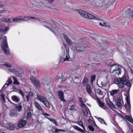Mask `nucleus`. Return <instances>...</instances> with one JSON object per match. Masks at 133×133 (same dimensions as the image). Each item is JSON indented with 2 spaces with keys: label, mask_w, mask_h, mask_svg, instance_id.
<instances>
[{
  "label": "nucleus",
  "mask_w": 133,
  "mask_h": 133,
  "mask_svg": "<svg viewBox=\"0 0 133 133\" xmlns=\"http://www.w3.org/2000/svg\"><path fill=\"white\" fill-rule=\"evenodd\" d=\"M117 128L119 129V131L121 130V129L120 127H119L118 126L117 127Z\"/></svg>",
  "instance_id": "nucleus-61"
},
{
  "label": "nucleus",
  "mask_w": 133,
  "mask_h": 133,
  "mask_svg": "<svg viewBox=\"0 0 133 133\" xmlns=\"http://www.w3.org/2000/svg\"><path fill=\"white\" fill-rule=\"evenodd\" d=\"M121 69L118 67L117 68L114 69L111 73V75L114 77H117V76L121 74Z\"/></svg>",
  "instance_id": "nucleus-9"
},
{
  "label": "nucleus",
  "mask_w": 133,
  "mask_h": 133,
  "mask_svg": "<svg viewBox=\"0 0 133 133\" xmlns=\"http://www.w3.org/2000/svg\"><path fill=\"white\" fill-rule=\"evenodd\" d=\"M33 73L34 74H35L36 73V71H34L33 72Z\"/></svg>",
  "instance_id": "nucleus-63"
},
{
  "label": "nucleus",
  "mask_w": 133,
  "mask_h": 133,
  "mask_svg": "<svg viewBox=\"0 0 133 133\" xmlns=\"http://www.w3.org/2000/svg\"><path fill=\"white\" fill-rule=\"evenodd\" d=\"M129 15L130 16V17L133 18V11L132 12H130L129 14Z\"/></svg>",
  "instance_id": "nucleus-50"
},
{
  "label": "nucleus",
  "mask_w": 133,
  "mask_h": 133,
  "mask_svg": "<svg viewBox=\"0 0 133 133\" xmlns=\"http://www.w3.org/2000/svg\"><path fill=\"white\" fill-rule=\"evenodd\" d=\"M88 128L90 130L92 131H94V128L91 125H89L88 126Z\"/></svg>",
  "instance_id": "nucleus-42"
},
{
  "label": "nucleus",
  "mask_w": 133,
  "mask_h": 133,
  "mask_svg": "<svg viewBox=\"0 0 133 133\" xmlns=\"http://www.w3.org/2000/svg\"><path fill=\"white\" fill-rule=\"evenodd\" d=\"M6 127L9 130H12L14 129L15 127L11 124L7 125Z\"/></svg>",
  "instance_id": "nucleus-27"
},
{
  "label": "nucleus",
  "mask_w": 133,
  "mask_h": 133,
  "mask_svg": "<svg viewBox=\"0 0 133 133\" xmlns=\"http://www.w3.org/2000/svg\"><path fill=\"white\" fill-rule=\"evenodd\" d=\"M117 128L119 129V131L121 130V129L120 127H119L118 126L117 127Z\"/></svg>",
  "instance_id": "nucleus-60"
},
{
  "label": "nucleus",
  "mask_w": 133,
  "mask_h": 133,
  "mask_svg": "<svg viewBox=\"0 0 133 133\" xmlns=\"http://www.w3.org/2000/svg\"><path fill=\"white\" fill-rule=\"evenodd\" d=\"M95 91L99 95H102L103 94V92L101 89H97Z\"/></svg>",
  "instance_id": "nucleus-25"
},
{
  "label": "nucleus",
  "mask_w": 133,
  "mask_h": 133,
  "mask_svg": "<svg viewBox=\"0 0 133 133\" xmlns=\"http://www.w3.org/2000/svg\"><path fill=\"white\" fill-rule=\"evenodd\" d=\"M63 75V76H61V77H60L59 76H57L56 78V80H57V81H58L59 80H60L61 81H62V80H61V79H64L65 77L66 76H64Z\"/></svg>",
  "instance_id": "nucleus-32"
},
{
  "label": "nucleus",
  "mask_w": 133,
  "mask_h": 133,
  "mask_svg": "<svg viewBox=\"0 0 133 133\" xmlns=\"http://www.w3.org/2000/svg\"><path fill=\"white\" fill-rule=\"evenodd\" d=\"M13 91H15V92H17L18 91V90H19V89H17L16 87H13Z\"/></svg>",
  "instance_id": "nucleus-51"
},
{
  "label": "nucleus",
  "mask_w": 133,
  "mask_h": 133,
  "mask_svg": "<svg viewBox=\"0 0 133 133\" xmlns=\"http://www.w3.org/2000/svg\"><path fill=\"white\" fill-rule=\"evenodd\" d=\"M75 109V105H73L71 106L70 109V110H73Z\"/></svg>",
  "instance_id": "nucleus-46"
},
{
  "label": "nucleus",
  "mask_w": 133,
  "mask_h": 133,
  "mask_svg": "<svg viewBox=\"0 0 133 133\" xmlns=\"http://www.w3.org/2000/svg\"><path fill=\"white\" fill-rule=\"evenodd\" d=\"M114 82L115 84L118 85V86L120 88L122 89L124 87L126 88L127 87V90H130L131 84L129 80L126 79L125 77L124 76L121 78L115 79Z\"/></svg>",
  "instance_id": "nucleus-1"
},
{
  "label": "nucleus",
  "mask_w": 133,
  "mask_h": 133,
  "mask_svg": "<svg viewBox=\"0 0 133 133\" xmlns=\"http://www.w3.org/2000/svg\"><path fill=\"white\" fill-rule=\"evenodd\" d=\"M51 122H52L54 124H55L57 126L58 124L57 121H56L53 118L51 119L49 118H47Z\"/></svg>",
  "instance_id": "nucleus-29"
},
{
  "label": "nucleus",
  "mask_w": 133,
  "mask_h": 133,
  "mask_svg": "<svg viewBox=\"0 0 133 133\" xmlns=\"http://www.w3.org/2000/svg\"><path fill=\"white\" fill-rule=\"evenodd\" d=\"M12 79H13L14 80L13 83L14 84L17 85H19V83L17 79L15 77H10L9 78L2 88H3L4 87L6 88L7 86L11 84L13 82Z\"/></svg>",
  "instance_id": "nucleus-5"
},
{
  "label": "nucleus",
  "mask_w": 133,
  "mask_h": 133,
  "mask_svg": "<svg viewBox=\"0 0 133 133\" xmlns=\"http://www.w3.org/2000/svg\"><path fill=\"white\" fill-rule=\"evenodd\" d=\"M46 24L47 25H45V26L54 33V32L53 30L57 31L58 29V27L53 22H52L50 23L46 22Z\"/></svg>",
  "instance_id": "nucleus-6"
},
{
  "label": "nucleus",
  "mask_w": 133,
  "mask_h": 133,
  "mask_svg": "<svg viewBox=\"0 0 133 133\" xmlns=\"http://www.w3.org/2000/svg\"><path fill=\"white\" fill-rule=\"evenodd\" d=\"M5 39L3 41V43H2V49L3 50L5 53L7 55L10 54V52L9 49L8 45L7 44L6 38V36H5Z\"/></svg>",
  "instance_id": "nucleus-3"
},
{
  "label": "nucleus",
  "mask_w": 133,
  "mask_h": 133,
  "mask_svg": "<svg viewBox=\"0 0 133 133\" xmlns=\"http://www.w3.org/2000/svg\"><path fill=\"white\" fill-rule=\"evenodd\" d=\"M34 104L36 107H37L39 110H42V108L38 103L35 102L34 103Z\"/></svg>",
  "instance_id": "nucleus-28"
},
{
  "label": "nucleus",
  "mask_w": 133,
  "mask_h": 133,
  "mask_svg": "<svg viewBox=\"0 0 133 133\" xmlns=\"http://www.w3.org/2000/svg\"><path fill=\"white\" fill-rule=\"evenodd\" d=\"M30 19H36V18L33 17H30Z\"/></svg>",
  "instance_id": "nucleus-59"
},
{
  "label": "nucleus",
  "mask_w": 133,
  "mask_h": 133,
  "mask_svg": "<svg viewBox=\"0 0 133 133\" xmlns=\"http://www.w3.org/2000/svg\"><path fill=\"white\" fill-rule=\"evenodd\" d=\"M69 56L68 55L66 51L64 52L63 55L61 56L60 61L62 63L65 61H69Z\"/></svg>",
  "instance_id": "nucleus-10"
},
{
  "label": "nucleus",
  "mask_w": 133,
  "mask_h": 133,
  "mask_svg": "<svg viewBox=\"0 0 133 133\" xmlns=\"http://www.w3.org/2000/svg\"><path fill=\"white\" fill-rule=\"evenodd\" d=\"M26 123V121L23 120H21L19 121L18 126L19 128H21L24 126Z\"/></svg>",
  "instance_id": "nucleus-14"
},
{
  "label": "nucleus",
  "mask_w": 133,
  "mask_h": 133,
  "mask_svg": "<svg viewBox=\"0 0 133 133\" xmlns=\"http://www.w3.org/2000/svg\"><path fill=\"white\" fill-rule=\"evenodd\" d=\"M81 106L82 107V109H84V108H86V107H87L84 103H83V102L82 103H81Z\"/></svg>",
  "instance_id": "nucleus-45"
},
{
  "label": "nucleus",
  "mask_w": 133,
  "mask_h": 133,
  "mask_svg": "<svg viewBox=\"0 0 133 133\" xmlns=\"http://www.w3.org/2000/svg\"><path fill=\"white\" fill-rule=\"evenodd\" d=\"M32 110H29L27 111V119H30L31 117V115H32Z\"/></svg>",
  "instance_id": "nucleus-21"
},
{
  "label": "nucleus",
  "mask_w": 133,
  "mask_h": 133,
  "mask_svg": "<svg viewBox=\"0 0 133 133\" xmlns=\"http://www.w3.org/2000/svg\"><path fill=\"white\" fill-rule=\"evenodd\" d=\"M37 96L38 99L43 103L46 107L49 108H50L49 102L45 97L38 94H37Z\"/></svg>",
  "instance_id": "nucleus-4"
},
{
  "label": "nucleus",
  "mask_w": 133,
  "mask_h": 133,
  "mask_svg": "<svg viewBox=\"0 0 133 133\" xmlns=\"http://www.w3.org/2000/svg\"><path fill=\"white\" fill-rule=\"evenodd\" d=\"M54 0H48V2L50 3H52Z\"/></svg>",
  "instance_id": "nucleus-57"
},
{
  "label": "nucleus",
  "mask_w": 133,
  "mask_h": 133,
  "mask_svg": "<svg viewBox=\"0 0 133 133\" xmlns=\"http://www.w3.org/2000/svg\"><path fill=\"white\" fill-rule=\"evenodd\" d=\"M86 90L89 94L90 95L91 92V86L89 85H87L86 87Z\"/></svg>",
  "instance_id": "nucleus-23"
},
{
  "label": "nucleus",
  "mask_w": 133,
  "mask_h": 133,
  "mask_svg": "<svg viewBox=\"0 0 133 133\" xmlns=\"http://www.w3.org/2000/svg\"><path fill=\"white\" fill-rule=\"evenodd\" d=\"M58 95L61 101L64 102H66V100L64 99V93L62 91H58Z\"/></svg>",
  "instance_id": "nucleus-13"
},
{
  "label": "nucleus",
  "mask_w": 133,
  "mask_h": 133,
  "mask_svg": "<svg viewBox=\"0 0 133 133\" xmlns=\"http://www.w3.org/2000/svg\"><path fill=\"white\" fill-rule=\"evenodd\" d=\"M63 35L66 41L68 43L69 45L71 44L72 43V42L70 41L67 35L65 34L64 33L63 34Z\"/></svg>",
  "instance_id": "nucleus-18"
},
{
  "label": "nucleus",
  "mask_w": 133,
  "mask_h": 133,
  "mask_svg": "<svg viewBox=\"0 0 133 133\" xmlns=\"http://www.w3.org/2000/svg\"><path fill=\"white\" fill-rule=\"evenodd\" d=\"M11 72H13L14 73L16 74V71L14 69H11L10 70Z\"/></svg>",
  "instance_id": "nucleus-53"
},
{
  "label": "nucleus",
  "mask_w": 133,
  "mask_h": 133,
  "mask_svg": "<svg viewBox=\"0 0 133 133\" xmlns=\"http://www.w3.org/2000/svg\"><path fill=\"white\" fill-rule=\"evenodd\" d=\"M125 108L127 112L130 111L131 109L130 103H127L125 105Z\"/></svg>",
  "instance_id": "nucleus-22"
},
{
  "label": "nucleus",
  "mask_w": 133,
  "mask_h": 133,
  "mask_svg": "<svg viewBox=\"0 0 133 133\" xmlns=\"http://www.w3.org/2000/svg\"><path fill=\"white\" fill-rule=\"evenodd\" d=\"M30 79L32 81L34 85L37 88H39L41 87V83L40 81L37 78L33 77H31Z\"/></svg>",
  "instance_id": "nucleus-8"
},
{
  "label": "nucleus",
  "mask_w": 133,
  "mask_h": 133,
  "mask_svg": "<svg viewBox=\"0 0 133 133\" xmlns=\"http://www.w3.org/2000/svg\"><path fill=\"white\" fill-rule=\"evenodd\" d=\"M82 111L84 115L87 116L88 114V112L89 111V110L88 107H86V108H84V109H82Z\"/></svg>",
  "instance_id": "nucleus-20"
},
{
  "label": "nucleus",
  "mask_w": 133,
  "mask_h": 133,
  "mask_svg": "<svg viewBox=\"0 0 133 133\" xmlns=\"http://www.w3.org/2000/svg\"><path fill=\"white\" fill-rule=\"evenodd\" d=\"M42 83L44 85L48 86L50 83V79L48 77H45L42 79Z\"/></svg>",
  "instance_id": "nucleus-12"
},
{
  "label": "nucleus",
  "mask_w": 133,
  "mask_h": 133,
  "mask_svg": "<svg viewBox=\"0 0 133 133\" xmlns=\"http://www.w3.org/2000/svg\"><path fill=\"white\" fill-rule=\"evenodd\" d=\"M66 80H69V77H68L67 78H66Z\"/></svg>",
  "instance_id": "nucleus-64"
},
{
  "label": "nucleus",
  "mask_w": 133,
  "mask_h": 133,
  "mask_svg": "<svg viewBox=\"0 0 133 133\" xmlns=\"http://www.w3.org/2000/svg\"><path fill=\"white\" fill-rule=\"evenodd\" d=\"M78 124L81 126L82 128L83 129V130L82 129L80 128L79 127H78L76 125H73L72 126L73 128L76 130L78 131L82 132V133H85V131H86V129L85 128L84 126L83 123L81 121H79L78 122Z\"/></svg>",
  "instance_id": "nucleus-7"
},
{
  "label": "nucleus",
  "mask_w": 133,
  "mask_h": 133,
  "mask_svg": "<svg viewBox=\"0 0 133 133\" xmlns=\"http://www.w3.org/2000/svg\"><path fill=\"white\" fill-rule=\"evenodd\" d=\"M55 131L57 133H59L60 132H66V131L65 130L58 129L57 128H56L55 129Z\"/></svg>",
  "instance_id": "nucleus-34"
},
{
  "label": "nucleus",
  "mask_w": 133,
  "mask_h": 133,
  "mask_svg": "<svg viewBox=\"0 0 133 133\" xmlns=\"http://www.w3.org/2000/svg\"><path fill=\"white\" fill-rule=\"evenodd\" d=\"M11 99L14 102L18 103L20 100V98L16 95L12 96L11 97Z\"/></svg>",
  "instance_id": "nucleus-17"
},
{
  "label": "nucleus",
  "mask_w": 133,
  "mask_h": 133,
  "mask_svg": "<svg viewBox=\"0 0 133 133\" xmlns=\"http://www.w3.org/2000/svg\"><path fill=\"white\" fill-rule=\"evenodd\" d=\"M29 96H31V97H34V93L32 92H30L28 93V94Z\"/></svg>",
  "instance_id": "nucleus-44"
},
{
  "label": "nucleus",
  "mask_w": 133,
  "mask_h": 133,
  "mask_svg": "<svg viewBox=\"0 0 133 133\" xmlns=\"http://www.w3.org/2000/svg\"><path fill=\"white\" fill-rule=\"evenodd\" d=\"M79 102L81 103H82L83 102V100H82V98L79 97Z\"/></svg>",
  "instance_id": "nucleus-55"
},
{
  "label": "nucleus",
  "mask_w": 133,
  "mask_h": 133,
  "mask_svg": "<svg viewBox=\"0 0 133 133\" xmlns=\"http://www.w3.org/2000/svg\"><path fill=\"white\" fill-rule=\"evenodd\" d=\"M18 115V113L14 110H12L10 111L9 115L10 116L16 117Z\"/></svg>",
  "instance_id": "nucleus-16"
},
{
  "label": "nucleus",
  "mask_w": 133,
  "mask_h": 133,
  "mask_svg": "<svg viewBox=\"0 0 133 133\" xmlns=\"http://www.w3.org/2000/svg\"><path fill=\"white\" fill-rule=\"evenodd\" d=\"M78 12L81 16L86 18L90 19H94L98 20L99 19L98 18L95 17L92 14L88 13L85 11L81 10H79L78 11Z\"/></svg>",
  "instance_id": "nucleus-2"
},
{
  "label": "nucleus",
  "mask_w": 133,
  "mask_h": 133,
  "mask_svg": "<svg viewBox=\"0 0 133 133\" xmlns=\"http://www.w3.org/2000/svg\"><path fill=\"white\" fill-rule=\"evenodd\" d=\"M119 91V90H112L110 91V93L111 96H113L116 94Z\"/></svg>",
  "instance_id": "nucleus-19"
},
{
  "label": "nucleus",
  "mask_w": 133,
  "mask_h": 133,
  "mask_svg": "<svg viewBox=\"0 0 133 133\" xmlns=\"http://www.w3.org/2000/svg\"><path fill=\"white\" fill-rule=\"evenodd\" d=\"M125 99L127 102V103H130L129 97L128 96H127L126 97Z\"/></svg>",
  "instance_id": "nucleus-43"
},
{
  "label": "nucleus",
  "mask_w": 133,
  "mask_h": 133,
  "mask_svg": "<svg viewBox=\"0 0 133 133\" xmlns=\"http://www.w3.org/2000/svg\"><path fill=\"white\" fill-rule=\"evenodd\" d=\"M8 10L6 8H4L3 9V10L1 11V13L3 12L4 11H6Z\"/></svg>",
  "instance_id": "nucleus-54"
},
{
  "label": "nucleus",
  "mask_w": 133,
  "mask_h": 133,
  "mask_svg": "<svg viewBox=\"0 0 133 133\" xmlns=\"http://www.w3.org/2000/svg\"><path fill=\"white\" fill-rule=\"evenodd\" d=\"M43 115H44L45 116H49V115L48 114L46 113H43Z\"/></svg>",
  "instance_id": "nucleus-56"
},
{
  "label": "nucleus",
  "mask_w": 133,
  "mask_h": 133,
  "mask_svg": "<svg viewBox=\"0 0 133 133\" xmlns=\"http://www.w3.org/2000/svg\"><path fill=\"white\" fill-rule=\"evenodd\" d=\"M26 101L27 102H28L30 98V96L28 95H26Z\"/></svg>",
  "instance_id": "nucleus-52"
},
{
  "label": "nucleus",
  "mask_w": 133,
  "mask_h": 133,
  "mask_svg": "<svg viewBox=\"0 0 133 133\" xmlns=\"http://www.w3.org/2000/svg\"><path fill=\"white\" fill-rule=\"evenodd\" d=\"M1 20L3 22H7L9 21L10 19L9 18L3 17L1 19Z\"/></svg>",
  "instance_id": "nucleus-31"
},
{
  "label": "nucleus",
  "mask_w": 133,
  "mask_h": 133,
  "mask_svg": "<svg viewBox=\"0 0 133 133\" xmlns=\"http://www.w3.org/2000/svg\"><path fill=\"white\" fill-rule=\"evenodd\" d=\"M106 104L111 109H114L115 108V106L110 100L106 101Z\"/></svg>",
  "instance_id": "nucleus-15"
},
{
  "label": "nucleus",
  "mask_w": 133,
  "mask_h": 133,
  "mask_svg": "<svg viewBox=\"0 0 133 133\" xmlns=\"http://www.w3.org/2000/svg\"><path fill=\"white\" fill-rule=\"evenodd\" d=\"M99 24L100 25L102 26H105V27H108V28H109L110 27V26L108 25L107 26V24L103 22L102 23H99Z\"/></svg>",
  "instance_id": "nucleus-37"
},
{
  "label": "nucleus",
  "mask_w": 133,
  "mask_h": 133,
  "mask_svg": "<svg viewBox=\"0 0 133 133\" xmlns=\"http://www.w3.org/2000/svg\"><path fill=\"white\" fill-rule=\"evenodd\" d=\"M1 98H2V99H3V101H4L5 100V98H4V95L3 94H2L1 95Z\"/></svg>",
  "instance_id": "nucleus-49"
},
{
  "label": "nucleus",
  "mask_w": 133,
  "mask_h": 133,
  "mask_svg": "<svg viewBox=\"0 0 133 133\" xmlns=\"http://www.w3.org/2000/svg\"><path fill=\"white\" fill-rule=\"evenodd\" d=\"M84 50H80L79 51H78L77 52H78V53H79V52H83L84 51Z\"/></svg>",
  "instance_id": "nucleus-58"
},
{
  "label": "nucleus",
  "mask_w": 133,
  "mask_h": 133,
  "mask_svg": "<svg viewBox=\"0 0 133 133\" xmlns=\"http://www.w3.org/2000/svg\"><path fill=\"white\" fill-rule=\"evenodd\" d=\"M4 65L7 68H11L12 67V65L9 63H6L4 64Z\"/></svg>",
  "instance_id": "nucleus-39"
},
{
  "label": "nucleus",
  "mask_w": 133,
  "mask_h": 133,
  "mask_svg": "<svg viewBox=\"0 0 133 133\" xmlns=\"http://www.w3.org/2000/svg\"><path fill=\"white\" fill-rule=\"evenodd\" d=\"M88 121L91 124H92V123H93L94 124H95V123H93L92 121L91 120V119L90 118H89L88 119Z\"/></svg>",
  "instance_id": "nucleus-47"
},
{
  "label": "nucleus",
  "mask_w": 133,
  "mask_h": 133,
  "mask_svg": "<svg viewBox=\"0 0 133 133\" xmlns=\"http://www.w3.org/2000/svg\"><path fill=\"white\" fill-rule=\"evenodd\" d=\"M96 76L95 75H92L91 77V82L92 84L93 83V82L94 81L95 79Z\"/></svg>",
  "instance_id": "nucleus-40"
},
{
  "label": "nucleus",
  "mask_w": 133,
  "mask_h": 133,
  "mask_svg": "<svg viewBox=\"0 0 133 133\" xmlns=\"http://www.w3.org/2000/svg\"><path fill=\"white\" fill-rule=\"evenodd\" d=\"M17 92H18L19 94L21 95H22V96L23 97H24V94L23 92L22 91L20 90H18V91Z\"/></svg>",
  "instance_id": "nucleus-41"
},
{
  "label": "nucleus",
  "mask_w": 133,
  "mask_h": 133,
  "mask_svg": "<svg viewBox=\"0 0 133 133\" xmlns=\"http://www.w3.org/2000/svg\"><path fill=\"white\" fill-rule=\"evenodd\" d=\"M98 104L99 106L104 109H105V108L104 107V104L102 102L100 101H98Z\"/></svg>",
  "instance_id": "nucleus-24"
},
{
  "label": "nucleus",
  "mask_w": 133,
  "mask_h": 133,
  "mask_svg": "<svg viewBox=\"0 0 133 133\" xmlns=\"http://www.w3.org/2000/svg\"><path fill=\"white\" fill-rule=\"evenodd\" d=\"M116 106L118 107H120L122 105V103H121V99H118L116 101V103L115 104Z\"/></svg>",
  "instance_id": "nucleus-26"
},
{
  "label": "nucleus",
  "mask_w": 133,
  "mask_h": 133,
  "mask_svg": "<svg viewBox=\"0 0 133 133\" xmlns=\"http://www.w3.org/2000/svg\"><path fill=\"white\" fill-rule=\"evenodd\" d=\"M16 108L17 109L18 112H20L22 110V106L20 105H18L16 107Z\"/></svg>",
  "instance_id": "nucleus-33"
},
{
  "label": "nucleus",
  "mask_w": 133,
  "mask_h": 133,
  "mask_svg": "<svg viewBox=\"0 0 133 133\" xmlns=\"http://www.w3.org/2000/svg\"><path fill=\"white\" fill-rule=\"evenodd\" d=\"M99 121L101 123L103 124L107 125V124L105 123V121L103 119H102L100 117L97 118Z\"/></svg>",
  "instance_id": "nucleus-35"
},
{
  "label": "nucleus",
  "mask_w": 133,
  "mask_h": 133,
  "mask_svg": "<svg viewBox=\"0 0 133 133\" xmlns=\"http://www.w3.org/2000/svg\"><path fill=\"white\" fill-rule=\"evenodd\" d=\"M2 37H3L2 35H0V41Z\"/></svg>",
  "instance_id": "nucleus-62"
},
{
  "label": "nucleus",
  "mask_w": 133,
  "mask_h": 133,
  "mask_svg": "<svg viewBox=\"0 0 133 133\" xmlns=\"http://www.w3.org/2000/svg\"><path fill=\"white\" fill-rule=\"evenodd\" d=\"M29 19V17H23L22 16H18L17 18H15L13 19L14 22H18L19 21H28Z\"/></svg>",
  "instance_id": "nucleus-11"
},
{
  "label": "nucleus",
  "mask_w": 133,
  "mask_h": 133,
  "mask_svg": "<svg viewBox=\"0 0 133 133\" xmlns=\"http://www.w3.org/2000/svg\"><path fill=\"white\" fill-rule=\"evenodd\" d=\"M9 29V27L8 26H7L5 27V28L2 29H0V32H5L8 30Z\"/></svg>",
  "instance_id": "nucleus-36"
},
{
  "label": "nucleus",
  "mask_w": 133,
  "mask_h": 133,
  "mask_svg": "<svg viewBox=\"0 0 133 133\" xmlns=\"http://www.w3.org/2000/svg\"><path fill=\"white\" fill-rule=\"evenodd\" d=\"M125 118L128 121H129L131 123H133V119L131 118L130 117L128 116H125Z\"/></svg>",
  "instance_id": "nucleus-30"
},
{
  "label": "nucleus",
  "mask_w": 133,
  "mask_h": 133,
  "mask_svg": "<svg viewBox=\"0 0 133 133\" xmlns=\"http://www.w3.org/2000/svg\"><path fill=\"white\" fill-rule=\"evenodd\" d=\"M88 79L87 78H84L83 80L82 83H83L84 84H87L88 82Z\"/></svg>",
  "instance_id": "nucleus-38"
},
{
  "label": "nucleus",
  "mask_w": 133,
  "mask_h": 133,
  "mask_svg": "<svg viewBox=\"0 0 133 133\" xmlns=\"http://www.w3.org/2000/svg\"><path fill=\"white\" fill-rule=\"evenodd\" d=\"M37 19L38 20L40 21H42V22H43L44 23H46V22H46V21H43V19H42L40 18H37V19Z\"/></svg>",
  "instance_id": "nucleus-48"
}]
</instances>
